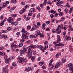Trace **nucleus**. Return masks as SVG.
<instances>
[{"mask_svg":"<svg viewBox=\"0 0 73 73\" xmlns=\"http://www.w3.org/2000/svg\"><path fill=\"white\" fill-rule=\"evenodd\" d=\"M50 29L49 28H47L46 29V31H50Z\"/></svg>","mask_w":73,"mask_h":73,"instance_id":"nucleus-61","label":"nucleus"},{"mask_svg":"<svg viewBox=\"0 0 73 73\" xmlns=\"http://www.w3.org/2000/svg\"><path fill=\"white\" fill-rule=\"evenodd\" d=\"M56 65L57 66H60V65H62V63H61V62H58L56 63Z\"/></svg>","mask_w":73,"mask_h":73,"instance_id":"nucleus-13","label":"nucleus"},{"mask_svg":"<svg viewBox=\"0 0 73 73\" xmlns=\"http://www.w3.org/2000/svg\"><path fill=\"white\" fill-rule=\"evenodd\" d=\"M3 16H4L3 15H2L1 16V17L0 18V19H1V20H3Z\"/></svg>","mask_w":73,"mask_h":73,"instance_id":"nucleus-46","label":"nucleus"},{"mask_svg":"<svg viewBox=\"0 0 73 73\" xmlns=\"http://www.w3.org/2000/svg\"><path fill=\"white\" fill-rule=\"evenodd\" d=\"M50 17H51V19H53V17H54V15H53V14H51L50 15Z\"/></svg>","mask_w":73,"mask_h":73,"instance_id":"nucleus-20","label":"nucleus"},{"mask_svg":"<svg viewBox=\"0 0 73 73\" xmlns=\"http://www.w3.org/2000/svg\"><path fill=\"white\" fill-rule=\"evenodd\" d=\"M63 2H64L63 1H61L60 2L58 1L56 3V5L58 7H59V6H60L61 4H62Z\"/></svg>","mask_w":73,"mask_h":73,"instance_id":"nucleus-8","label":"nucleus"},{"mask_svg":"<svg viewBox=\"0 0 73 73\" xmlns=\"http://www.w3.org/2000/svg\"><path fill=\"white\" fill-rule=\"evenodd\" d=\"M50 12L51 13H53L54 12V10H51L50 11Z\"/></svg>","mask_w":73,"mask_h":73,"instance_id":"nucleus-60","label":"nucleus"},{"mask_svg":"<svg viewBox=\"0 0 73 73\" xmlns=\"http://www.w3.org/2000/svg\"><path fill=\"white\" fill-rule=\"evenodd\" d=\"M23 46V43H20L19 45V47H21Z\"/></svg>","mask_w":73,"mask_h":73,"instance_id":"nucleus-22","label":"nucleus"},{"mask_svg":"<svg viewBox=\"0 0 73 73\" xmlns=\"http://www.w3.org/2000/svg\"><path fill=\"white\" fill-rule=\"evenodd\" d=\"M32 50H28V54H30L31 53H32Z\"/></svg>","mask_w":73,"mask_h":73,"instance_id":"nucleus-16","label":"nucleus"},{"mask_svg":"<svg viewBox=\"0 0 73 73\" xmlns=\"http://www.w3.org/2000/svg\"><path fill=\"white\" fill-rule=\"evenodd\" d=\"M22 11H23V12H25L26 11V9L25 8H23Z\"/></svg>","mask_w":73,"mask_h":73,"instance_id":"nucleus-43","label":"nucleus"},{"mask_svg":"<svg viewBox=\"0 0 73 73\" xmlns=\"http://www.w3.org/2000/svg\"><path fill=\"white\" fill-rule=\"evenodd\" d=\"M19 13L21 14H22V13H23V11H22L20 10L19 11Z\"/></svg>","mask_w":73,"mask_h":73,"instance_id":"nucleus-39","label":"nucleus"},{"mask_svg":"<svg viewBox=\"0 0 73 73\" xmlns=\"http://www.w3.org/2000/svg\"><path fill=\"white\" fill-rule=\"evenodd\" d=\"M2 37H3L5 40L8 39V36L6 35H2Z\"/></svg>","mask_w":73,"mask_h":73,"instance_id":"nucleus-11","label":"nucleus"},{"mask_svg":"<svg viewBox=\"0 0 73 73\" xmlns=\"http://www.w3.org/2000/svg\"><path fill=\"white\" fill-rule=\"evenodd\" d=\"M61 26L59 25L58 26V27L57 29H56L55 31H58V30H60V29H61Z\"/></svg>","mask_w":73,"mask_h":73,"instance_id":"nucleus-15","label":"nucleus"},{"mask_svg":"<svg viewBox=\"0 0 73 73\" xmlns=\"http://www.w3.org/2000/svg\"><path fill=\"white\" fill-rule=\"evenodd\" d=\"M20 34V32H18L16 34V35H18V36H19Z\"/></svg>","mask_w":73,"mask_h":73,"instance_id":"nucleus-52","label":"nucleus"},{"mask_svg":"<svg viewBox=\"0 0 73 73\" xmlns=\"http://www.w3.org/2000/svg\"><path fill=\"white\" fill-rule=\"evenodd\" d=\"M21 4L22 5H25V3L23 2H21Z\"/></svg>","mask_w":73,"mask_h":73,"instance_id":"nucleus-57","label":"nucleus"},{"mask_svg":"<svg viewBox=\"0 0 73 73\" xmlns=\"http://www.w3.org/2000/svg\"><path fill=\"white\" fill-rule=\"evenodd\" d=\"M0 4L1 7H0V11H1V9H2V8H5V7H6V4L5 3H1Z\"/></svg>","mask_w":73,"mask_h":73,"instance_id":"nucleus-6","label":"nucleus"},{"mask_svg":"<svg viewBox=\"0 0 73 73\" xmlns=\"http://www.w3.org/2000/svg\"><path fill=\"white\" fill-rule=\"evenodd\" d=\"M25 36H26V34L25 35V34H23L22 36V38H24Z\"/></svg>","mask_w":73,"mask_h":73,"instance_id":"nucleus-26","label":"nucleus"},{"mask_svg":"<svg viewBox=\"0 0 73 73\" xmlns=\"http://www.w3.org/2000/svg\"><path fill=\"white\" fill-rule=\"evenodd\" d=\"M35 4H32L31 5V7H35Z\"/></svg>","mask_w":73,"mask_h":73,"instance_id":"nucleus-45","label":"nucleus"},{"mask_svg":"<svg viewBox=\"0 0 73 73\" xmlns=\"http://www.w3.org/2000/svg\"><path fill=\"white\" fill-rule=\"evenodd\" d=\"M31 15H32V13H29L28 14V16H31Z\"/></svg>","mask_w":73,"mask_h":73,"instance_id":"nucleus-58","label":"nucleus"},{"mask_svg":"<svg viewBox=\"0 0 73 73\" xmlns=\"http://www.w3.org/2000/svg\"><path fill=\"white\" fill-rule=\"evenodd\" d=\"M61 20V21H63L65 20V17H62L60 19Z\"/></svg>","mask_w":73,"mask_h":73,"instance_id":"nucleus-24","label":"nucleus"},{"mask_svg":"<svg viewBox=\"0 0 73 73\" xmlns=\"http://www.w3.org/2000/svg\"><path fill=\"white\" fill-rule=\"evenodd\" d=\"M2 38L3 37H2V36H1V33L0 32V38Z\"/></svg>","mask_w":73,"mask_h":73,"instance_id":"nucleus-54","label":"nucleus"},{"mask_svg":"<svg viewBox=\"0 0 73 73\" xmlns=\"http://www.w3.org/2000/svg\"><path fill=\"white\" fill-rule=\"evenodd\" d=\"M16 15H17V14H12L11 15V16L12 17H16Z\"/></svg>","mask_w":73,"mask_h":73,"instance_id":"nucleus-30","label":"nucleus"},{"mask_svg":"<svg viewBox=\"0 0 73 73\" xmlns=\"http://www.w3.org/2000/svg\"><path fill=\"white\" fill-rule=\"evenodd\" d=\"M64 11H65V12H66V13H67L68 12V10L65 9L64 10Z\"/></svg>","mask_w":73,"mask_h":73,"instance_id":"nucleus-38","label":"nucleus"},{"mask_svg":"<svg viewBox=\"0 0 73 73\" xmlns=\"http://www.w3.org/2000/svg\"><path fill=\"white\" fill-rule=\"evenodd\" d=\"M5 62L6 64L8 63L9 62L8 60L7 59H5Z\"/></svg>","mask_w":73,"mask_h":73,"instance_id":"nucleus-59","label":"nucleus"},{"mask_svg":"<svg viewBox=\"0 0 73 73\" xmlns=\"http://www.w3.org/2000/svg\"><path fill=\"white\" fill-rule=\"evenodd\" d=\"M7 29L8 31H11V29H12V28H11V27H9L7 28Z\"/></svg>","mask_w":73,"mask_h":73,"instance_id":"nucleus-40","label":"nucleus"},{"mask_svg":"<svg viewBox=\"0 0 73 73\" xmlns=\"http://www.w3.org/2000/svg\"><path fill=\"white\" fill-rule=\"evenodd\" d=\"M1 32L2 33H8L7 30H2Z\"/></svg>","mask_w":73,"mask_h":73,"instance_id":"nucleus-17","label":"nucleus"},{"mask_svg":"<svg viewBox=\"0 0 73 73\" xmlns=\"http://www.w3.org/2000/svg\"><path fill=\"white\" fill-rule=\"evenodd\" d=\"M37 48H39L40 49V50H42V49H44V48H43V46L41 45H37Z\"/></svg>","mask_w":73,"mask_h":73,"instance_id":"nucleus-10","label":"nucleus"},{"mask_svg":"<svg viewBox=\"0 0 73 73\" xmlns=\"http://www.w3.org/2000/svg\"><path fill=\"white\" fill-rule=\"evenodd\" d=\"M4 24V22H2L1 23H0V25L1 26H2Z\"/></svg>","mask_w":73,"mask_h":73,"instance_id":"nucleus-36","label":"nucleus"},{"mask_svg":"<svg viewBox=\"0 0 73 73\" xmlns=\"http://www.w3.org/2000/svg\"><path fill=\"white\" fill-rule=\"evenodd\" d=\"M3 49H4V47L2 46L0 48V50H3Z\"/></svg>","mask_w":73,"mask_h":73,"instance_id":"nucleus-55","label":"nucleus"},{"mask_svg":"<svg viewBox=\"0 0 73 73\" xmlns=\"http://www.w3.org/2000/svg\"><path fill=\"white\" fill-rule=\"evenodd\" d=\"M29 5H26L25 7V8L26 9H27V8L29 7Z\"/></svg>","mask_w":73,"mask_h":73,"instance_id":"nucleus-35","label":"nucleus"},{"mask_svg":"<svg viewBox=\"0 0 73 73\" xmlns=\"http://www.w3.org/2000/svg\"><path fill=\"white\" fill-rule=\"evenodd\" d=\"M35 57H32L31 58V59L32 61L33 62L34 61H35Z\"/></svg>","mask_w":73,"mask_h":73,"instance_id":"nucleus-37","label":"nucleus"},{"mask_svg":"<svg viewBox=\"0 0 73 73\" xmlns=\"http://www.w3.org/2000/svg\"><path fill=\"white\" fill-rule=\"evenodd\" d=\"M40 6L41 7V8H43V5H42V4H40Z\"/></svg>","mask_w":73,"mask_h":73,"instance_id":"nucleus-62","label":"nucleus"},{"mask_svg":"<svg viewBox=\"0 0 73 73\" xmlns=\"http://www.w3.org/2000/svg\"><path fill=\"white\" fill-rule=\"evenodd\" d=\"M46 26V25L45 23H43L42 25V27H45Z\"/></svg>","mask_w":73,"mask_h":73,"instance_id":"nucleus-49","label":"nucleus"},{"mask_svg":"<svg viewBox=\"0 0 73 73\" xmlns=\"http://www.w3.org/2000/svg\"><path fill=\"white\" fill-rule=\"evenodd\" d=\"M52 32L53 33H57V32L55 31V29H52Z\"/></svg>","mask_w":73,"mask_h":73,"instance_id":"nucleus-34","label":"nucleus"},{"mask_svg":"<svg viewBox=\"0 0 73 73\" xmlns=\"http://www.w3.org/2000/svg\"><path fill=\"white\" fill-rule=\"evenodd\" d=\"M68 27V26L64 25V27L63 26L61 27L62 29H64V30H66V28Z\"/></svg>","mask_w":73,"mask_h":73,"instance_id":"nucleus-12","label":"nucleus"},{"mask_svg":"<svg viewBox=\"0 0 73 73\" xmlns=\"http://www.w3.org/2000/svg\"><path fill=\"white\" fill-rule=\"evenodd\" d=\"M40 14L38 13L37 15V18H39V17H40Z\"/></svg>","mask_w":73,"mask_h":73,"instance_id":"nucleus-47","label":"nucleus"},{"mask_svg":"<svg viewBox=\"0 0 73 73\" xmlns=\"http://www.w3.org/2000/svg\"><path fill=\"white\" fill-rule=\"evenodd\" d=\"M24 41H25V38H23L22 40H20V42H24Z\"/></svg>","mask_w":73,"mask_h":73,"instance_id":"nucleus-28","label":"nucleus"},{"mask_svg":"<svg viewBox=\"0 0 73 73\" xmlns=\"http://www.w3.org/2000/svg\"><path fill=\"white\" fill-rule=\"evenodd\" d=\"M28 69V70L29 71H29H30V70H31V68L30 67H29L28 68H27Z\"/></svg>","mask_w":73,"mask_h":73,"instance_id":"nucleus-56","label":"nucleus"},{"mask_svg":"<svg viewBox=\"0 0 73 73\" xmlns=\"http://www.w3.org/2000/svg\"><path fill=\"white\" fill-rule=\"evenodd\" d=\"M35 11V8H32L29 11L30 12H33Z\"/></svg>","mask_w":73,"mask_h":73,"instance_id":"nucleus-14","label":"nucleus"},{"mask_svg":"<svg viewBox=\"0 0 73 73\" xmlns=\"http://www.w3.org/2000/svg\"><path fill=\"white\" fill-rule=\"evenodd\" d=\"M8 73V70H6L4 72V73Z\"/></svg>","mask_w":73,"mask_h":73,"instance_id":"nucleus-63","label":"nucleus"},{"mask_svg":"<svg viewBox=\"0 0 73 73\" xmlns=\"http://www.w3.org/2000/svg\"><path fill=\"white\" fill-rule=\"evenodd\" d=\"M56 31L57 32V33L58 34H60L61 33V31L60 30H58Z\"/></svg>","mask_w":73,"mask_h":73,"instance_id":"nucleus-18","label":"nucleus"},{"mask_svg":"<svg viewBox=\"0 0 73 73\" xmlns=\"http://www.w3.org/2000/svg\"><path fill=\"white\" fill-rule=\"evenodd\" d=\"M18 58L19 60L18 62V63H21V64H22L23 62H26V61H27V60H25L24 58H22L21 57L18 56Z\"/></svg>","mask_w":73,"mask_h":73,"instance_id":"nucleus-2","label":"nucleus"},{"mask_svg":"<svg viewBox=\"0 0 73 73\" xmlns=\"http://www.w3.org/2000/svg\"><path fill=\"white\" fill-rule=\"evenodd\" d=\"M11 3H14L15 4L16 3V0H13L11 1Z\"/></svg>","mask_w":73,"mask_h":73,"instance_id":"nucleus-19","label":"nucleus"},{"mask_svg":"<svg viewBox=\"0 0 73 73\" xmlns=\"http://www.w3.org/2000/svg\"><path fill=\"white\" fill-rule=\"evenodd\" d=\"M33 37H34L33 35H31L30 36V38H32Z\"/></svg>","mask_w":73,"mask_h":73,"instance_id":"nucleus-53","label":"nucleus"},{"mask_svg":"<svg viewBox=\"0 0 73 73\" xmlns=\"http://www.w3.org/2000/svg\"><path fill=\"white\" fill-rule=\"evenodd\" d=\"M59 15L60 16H62L63 15V13L62 12H60L59 13Z\"/></svg>","mask_w":73,"mask_h":73,"instance_id":"nucleus-29","label":"nucleus"},{"mask_svg":"<svg viewBox=\"0 0 73 73\" xmlns=\"http://www.w3.org/2000/svg\"><path fill=\"white\" fill-rule=\"evenodd\" d=\"M50 23V21H46L45 22V23H46V24L48 25V24H49V23Z\"/></svg>","mask_w":73,"mask_h":73,"instance_id":"nucleus-21","label":"nucleus"},{"mask_svg":"<svg viewBox=\"0 0 73 73\" xmlns=\"http://www.w3.org/2000/svg\"><path fill=\"white\" fill-rule=\"evenodd\" d=\"M57 40L56 42H54L53 43L54 44H55L56 45L54 46V48H57V46H63L64 45V44H62V43H60L59 44L58 43H60V41H61V39H60V36L59 35H58L57 36Z\"/></svg>","mask_w":73,"mask_h":73,"instance_id":"nucleus-1","label":"nucleus"},{"mask_svg":"<svg viewBox=\"0 0 73 73\" xmlns=\"http://www.w3.org/2000/svg\"><path fill=\"white\" fill-rule=\"evenodd\" d=\"M68 66V68H69L71 72V73H73V66H72V63H69Z\"/></svg>","mask_w":73,"mask_h":73,"instance_id":"nucleus-3","label":"nucleus"},{"mask_svg":"<svg viewBox=\"0 0 73 73\" xmlns=\"http://www.w3.org/2000/svg\"><path fill=\"white\" fill-rule=\"evenodd\" d=\"M66 61V59H65L64 60H63L62 62H61L62 65V64H64L65 62V61Z\"/></svg>","mask_w":73,"mask_h":73,"instance_id":"nucleus-41","label":"nucleus"},{"mask_svg":"<svg viewBox=\"0 0 73 73\" xmlns=\"http://www.w3.org/2000/svg\"><path fill=\"white\" fill-rule=\"evenodd\" d=\"M58 56H59V54H57L55 56V57H56L57 58H58Z\"/></svg>","mask_w":73,"mask_h":73,"instance_id":"nucleus-44","label":"nucleus"},{"mask_svg":"<svg viewBox=\"0 0 73 73\" xmlns=\"http://www.w3.org/2000/svg\"><path fill=\"white\" fill-rule=\"evenodd\" d=\"M58 13H56L55 14L54 16L55 17H57V16H58Z\"/></svg>","mask_w":73,"mask_h":73,"instance_id":"nucleus-50","label":"nucleus"},{"mask_svg":"<svg viewBox=\"0 0 73 73\" xmlns=\"http://www.w3.org/2000/svg\"><path fill=\"white\" fill-rule=\"evenodd\" d=\"M35 35H33L34 38H36L37 37H38V35L39 36V35H41V33L39 31H38L35 32Z\"/></svg>","mask_w":73,"mask_h":73,"instance_id":"nucleus-4","label":"nucleus"},{"mask_svg":"<svg viewBox=\"0 0 73 73\" xmlns=\"http://www.w3.org/2000/svg\"><path fill=\"white\" fill-rule=\"evenodd\" d=\"M47 4H49V5H51L52 4V2H51V1H48L47 2Z\"/></svg>","mask_w":73,"mask_h":73,"instance_id":"nucleus-23","label":"nucleus"},{"mask_svg":"<svg viewBox=\"0 0 73 73\" xmlns=\"http://www.w3.org/2000/svg\"><path fill=\"white\" fill-rule=\"evenodd\" d=\"M34 27H35L37 28H38V26H37V25H36L35 24H34Z\"/></svg>","mask_w":73,"mask_h":73,"instance_id":"nucleus-42","label":"nucleus"},{"mask_svg":"<svg viewBox=\"0 0 73 73\" xmlns=\"http://www.w3.org/2000/svg\"><path fill=\"white\" fill-rule=\"evenodd\" d=\"M37 25L38 26H40V25H41V24L40 22H38L37 23Z\"/></svg>","mask_w":73,"mask_h":73,"instance_id":"nucleus-48","label":"nucleus"},{"mask_svg":"<svg viewBox=\"0 0 73 73\" xmlns=\"http://www.w3.org/2000/svg\"><path fill=\"white\" fill-rule=\"evenodd\" d=\"M44 64V62H39V64L41 66H42V65H43V64Z\"/></svg>","mask_w":73,"mask_h":73,"instance_id":"nucleus-32","label":"nucleus"},{"mask_svg":"<svg viewBox=\"0 0 73 73\" xmlns=\"http://www.w3.org/2000/svg\"><path fill=\"white\" fill-rule=\"evenodd\" d=\"M7 55H5L4 56V59L5 60H6V59H7Z\"/></svg>","mask_w":73,"mask_h":73,"instance_id":"nucleus-64","label":"nucleus"},{"mask_svg":"<svg viewBox=\"0 0 73 73\" xmlns=\"http://www.w3.org/2000/svg\"><path fill=\"white\" fill-rule=\"evenodd\" d=\"M36 9H38L39 11H41V8L40 7H38L36 8Z\"/></svg>","mask_w":73,"mask_h":73,"instance_id":"nucleus-31","label":"nucleus"},{"mask_svg":"<svg viewBox=\"0 0 73 73\" xmlns=\"http://www.w3.org/2000/svg\"><path fill=\"white\" fill-rule=\"evenodd\" d=\"M21 32L23 34H25V35H29V34L28 33V32H27V31H25V29L24 28H23L21 31Z\"/></svg>","mask_w":73,"mask_h":73,"instance_id":"nucleus-5","label":"nucleus"},{"mask_svg":"<svg viewBox=\"0 0 73 73\" xmlns=\"http://www.w3.org/2000/svg\"><path fill=\"white\" fill-rule=\"evenodd\" d=\"M26 36H25V39H28V36H27V35H26Z\"/></svg>","mask_w":73,"mask_h":73,"instance_id":"nucleus-51","label":"nucleus"},{"mask_svg":"<svg viewBox=\"0 0 73 73\" xmlns=\"http://www.w3.org/2000/svg\"><path fill=\"white\" fill-rule=\"evenodd\" d=\"M23 50L25 53H27V47L25 45H24L23 46Z\"/></svg>","mask_w":73,"mask_h":73,"instance_id":"nucleus-7","label":"nucleus"},{"mask_svg":"<svg viewBox=\"0 0 73 73\" xmlns=\"http://www.w3.org/2000/svg\"><path fill=\"white\" fill-rule=\"evenodd\" d=\"M39 36H40V37H44V35L42 33L41 34V33H40V35H39Z\"/></svg>","mask_w":73,"mask_h":73,"instance_id":"nucleus-27","label":"nucleus"},{"mask_svg":"<svg viewBox=\"0 0 73 73\" xmlns=\"http://www.w3.org/2000/svg\"><path fill=\"white\" fill-rule=\"evenodd\" d=\"M20 52L21 54H23V53H25V52H24V51H23V50H20Z\"/></svg>","mask_w":73,"mask_h":73,"instance_id":"nucleus-25","label":"nucleus"},{"mask_svg":"<svg viewBox=\"0 0 73 73\" xmlns=\"http://www.w3.org/2000/svg\"><path fill=\"white\" fill-rule=\"evenodd\" d=\"M7 20L9 23H11V22L13 21V19L12 17H9V19H7Z\"/></svg>","mask_w":73,"mask_h":73,"instance_id":"nucleus-9","label":"nucleus"},{"mask_svg":"<svg viewBox=\"0 0 73 73\" xmlns=\"http://www.w3.org/2000/svg\"><path fill=\"white\" fill-rule=\"evenodd\" d=\"M31 29V27L30 26H28L27 27V29L28 30H29V29Z\"/></svg>","mask_w":73,"mask_h":73,"instance_id":"nucleus-33","label":"nucleus"}]
</instances>
